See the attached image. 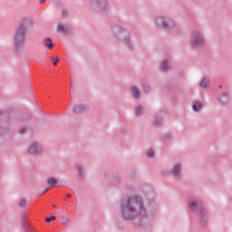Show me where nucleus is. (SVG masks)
<instances>
[{
  "instance_id": "a211bd4d",
  "label": "nucleus",
  "mask_w": 232,
  "mask_h": 232,
  "mask_svg": "<svg viewBox=\"0 0 232 232\" xmlns=\"http://www.w3.org/2000/svg\"><path fill=\"white\" fill-rule=\"evenodd\" d=\"M135 113L136 115H140V113H142V107L136 108Z\"/></svg>"
},
{
  "instance_id": "f257e3e1",
  "label": "nucleus",
  "mask_w": 232,
  "mask_h": 232,
  "mask_svg": "<svg viewBox=\"0 0 232 232\" xmlns=\"http://www.w3.org/2000/svg\"><path fill=\"white\" fill-rule=\"evenodd\" d=\"M123 218L133 220L137 217H146V208L140 196L130 197L121 206Z\"/></svg>"
},
{
  "instance_id": "6e6552de",
  "label": "nucleus",
  "mask_w": 232,
  "mask_h": 232,
  "mask_svg": "<svg viewBox=\"0 0 232 232\" xmlns=\"http://www.w3.org/2000/svg\"><path fill=\"white\" fill-rule=\"evenodd\" d=\"M201 88H208L209 87V78L204 77L200 82Z\"/></svg>"
},
{
  "instance_id": "ddd939ff",
  "label": "nucleus",
  "mask_w": 232,
  "mask_h": 232,
  "mask_svg": "<svg viewBox=\"0 0 232 232\" xmlns=\"http://www.w3.org/2000/svg\"><path fill=\"white\" fill-rule=\"evenodd\" d=\"M45 46H47V48H49V50H53V42H52V40H50V39H47L46 41H45Z\"/></svg>"
},
{
  "instance_id": "2eb2a0df",
  "label": "nucleus",
  "mask_w": 232,
  "mask_h": 232,
  "mask_svg": "<svg viewBox=\"0 0 232 232\" xmlns=\"http://www.w3.org/2000/svg\"><path fill=\"white\" fill-rule=\"evenodd\" d=\"M201 107H202V104L198 102L193 105V110L194 111H198V110H200Z\"/></svg>"
},
{
  "instance_id": "6ab92c4d",
  "label": "nucleus",
  "mask_w": 232,
  "mask_h": 232,
  "mask_svg": "<svg viewBox=\"0 0 232 232\" xmlns=\"http://www.w3.org/2000/svg\"><path fill=\"white\" fill-rule=\"evenodd\" d=\"M45 220H46V222L48 224H50V222H52V220H55V216H52L50 218H46Z\"/></svg>"
},
{
  "instance_id": "dca6fc26",
  "label": "nucleus",
  "mask_w": 232,
  "mask_h": 232,
  "mask_svg": "<svg viewBox=\"0 0 232 232\" xmlns=\"http://www.w3.org/2000/svg\"><path fill=\"white\" fill-rule=\"evenodd\" d=\"M84 110H86V107L82 106V105H80V106L74 108V111L76 113H79V111H84Z\"/></svg>"
},
{
  "instance_id": "9b49d317",
  "label": "nucleus",
  "mask_w": 232,
  "mask_h": 232,
  "mask_svg": "<svg viewBox=\"0 0 232 232\" xmlns=\"http://www.w3.org/2000/svg\"><path fill=\"white\" fill-rule=\"evenodd\" d=\"M58 32H63V34L68 33V27L64 26V24H61L58 25Z\"/></svg>"
},
{
  "instance_id": "5701e85b",
  "label": "nucleus",
  "mask_w": 232,
  "mask_h": 232,
  "mask_svg": "<svg viewBox=\"0 0 232 232\" xmlns=\"http://www.w3.org/2000/svg\"><path fill=\"white\" fill-rule=\"evenodd\" d=\"M43 3H46V0H40V4L43 5Z\"/></svg>"
},
{
  "instance_id": "9d476101",
  "label": "nucleus",
  "mask_w": 232,
  "mask_h": 232,
  "mask_svg": "<svg viewBox=\"0 0 232 232\" xmlns=\"http://www.w3.org/2000/svg\"><path fill=\"white\" fill-rule=\"evenodd\" d=\"M131 92H132L133 97H135L136 99L140 96V92L139 91V88L133 87Z\"/></svg>"
},
{
  "instance_id": "20e7f679",
  "label": "nucleus",
  "mask_w": 232,
  "mask_h": 232,
  "mask_svg": "<svg viewBox=\"0 0 232 232\" xmlns=\"http://www.w3.org/2000/svg\"><path fill=\"white\" fill-rule=\"evenodd\" d=\"M206 40L202 37V34L198 32H193L191 34L190 46L192 48H198V46H204Z\"/></svg>"
},
{
  "instance_id": "aec40b11",
  "label": "nucleus",
  "mask_w": 232,
  "mask_h": 232,
  "mask_svg": "<svg viewBox=\"0 0 232 232\" xmlns=\"http://www.w3.org/2000/svg\"><path fill=\"white\" fill-rule=\"evenodd\" d=\"M58 63H59V57L53 58V66H57Z\"/></svg>"
},
{
  "instance_id": "412c9836",
  "label": "nucleus",
  "mask_w": 232,
  "mask_h": 232,
  "mask_svg": "<svg viewBox=\"0 0 232 232\" xmlns=\"http://www.w3.org/2000/svg\"><path fill=\"white\" fill-rule=\"evenodd\" d=\"M148 156L149 157H153V150H148Z\"/></svg>"
},
{
  "instance_id": "f8f14e48",
  "label": "nucleus",
  "mask_w": 232,
  "mask_h": 232,
  "mask_svg": "<svg viewBox=\"0 0 232 232\" xmlns=\"http://www.w3.org/2000/svg\"><path fill=\"white\" fill-rule=\"evenodd\" d=\"M169 68V63H168V61H164L163 64L161 65V72H168Z\"/></svg>"
},
{
  "instance_id": "7ed1b4c3",
  "label": "nucleus",
  "mask_w": 232,
  "mask_h": 232,
  "mask_svg": "<svg viewBox=\"0 0 232 232\" xmlns=\"http://www.w3.org/2000/svg\"><path fill=\"white\" fill-rule=\"evenodd\" d=\"M157 25L161 30H173L177 24H175V21L166 18L164 16H160L156 20Z\"/></svg>"
},
{
  "instance_id": "393cba45",
  "label": "nucleus",
  "mask_w": 232,
  "mask_h": 232,
  "mask_svg": "<svg viewBox=\"0 0 232 232\" xmlns=\"http://www.w3.org/2000/svg\"><path fill=\"white\" fill-rule=\"evenodd\" d=\"M102 12H104V9H102Z\"/></svg>"
},
{
  "instance_id": "4468645a",
  "label": "nucleus",
  "mask_w": 232,
  "mask_h": 232,
  "mask_svg": "<svg viewBox=\"0 0 232 232\" xmlns=\"http://www.w3.org/2000/svg\"><path fill=\"white\" fill-rule=\"evenodd\" d=\"M48 184L49 186L53 187L57 184V179H55L54 178H50L48 179Z\"/></svg>"
},
{
  "instance_id": "4be33fe9",
  "label": "nucleus",
  "mask_w": 232,
  "mask_h": 232,
  "mask_svg": "<svg viewBox=\"0 0 232 232\" xmlns=\"http://www.w3.org/2000/svg\"><path fill=\"white\" fill-rule=\"evenodd\" d=\"M77 169L80 172V177H82V169H81V167H77Z\"/></svg>"
},
{
  "instance_id": "39448f33",
  "label": "nucleus",
  "mask_w": 232,
  "mask_h": 232,
  "mask_svg": "<svg viewBox=\"0 0 232 232\" xmlns=\"http://www.w3.org/2000/svg\"><path fill=\"white\" fill-rule=\"evenodd\" d=\"M42 151L43 147L37 143H33L29 148V153H31V155H37V153H42Z\"/></svg>"
},
{
  "instance_id": "b1692460",
  "label": "nucleus",
  "mask_w": 232,
  "mask_h": 232,
  "mask_svg": "<svg viewBox=\"0 0 232 232\" xmlns=\"http://www.w3.org/2000/svg\"><path fill=\"white\" fill-rule=\"evenodd\" d=\"M70 92H71V93H72V92H73V89H71V91H70Z\"/></svg>"
},
{
  "instance_id": "f03ea898",
  "label": "nucleus",
  "mask_w": 232,
  "mask_h": 232,
  "mask_svg": "<svg viewBox=\"0 0 232 232\" xmlns=\"http://www.w3.org/2000/svg\"><path fill=\"white\" fill-rule=\"evenodd\" d=\"M26 34V27L21 25L17 28L14 34V48L18 50L24 44V35Z\"/></svg>"
},
{
  "instance_id": "0eeeda50",
  "label": "nucleus",
  "mask_w": 232,
  "mask_h": 232,
  "mask_svg": "<svg viewBox=\"0 0 232 232\" xmlns=\"http://www.w3.org/2000/svg\"><path fill=\"white\" fill-rule=\"evenodd\" d=\"M113 33L115 34L116 37H121V35H124V29H122V27H115L113 29Z\"/></svg>"
},
{
  "instance_id": "423d86ee",
  "label": "nucleus",
  "mask_w": 232,
  "mask_h": 232,
  "mask_svg": "<svg viewBox=\"0 0 232 232\" xmlns=\"http://www.w3.org/2000/svg\"><path fill=\"white\" fill-rule=\"evenodd\" d=\"M180 169H182V165L176 164L172 169V175H174V177H179V175H180Z\"/></svg>"
},
{
  "instance_id": "1a4fd4ad",
  "label": "nucleus",
  "mask_w": 232,
  "mask_h": 232,
  "mask_svg": "<svg viewBox=\"0 0 232 232\" xmlns=\"http://www.w3.org/2000/svg\"><path fill=\"white\" fill-rule=\"evenodd\" d=\"M188 206L190 209H197V208H198V202L196 199H190Z\"/></svg>"
},
{
  "instance_id": "f3484780",
  "label": "nucleus",
  "mask_w": 232,
  "mask_h": 232,
  "mask_svg": "<svg viewBox=\"0 0 232 232\" xmlns=\"http://www.w3.org/2000/svg\"><path fill=\"white\" fill-rule=\"evenodd\" d=\"M20 208L26 207V199H21L19 203Z\"/></svg>"
}]
</instances>
